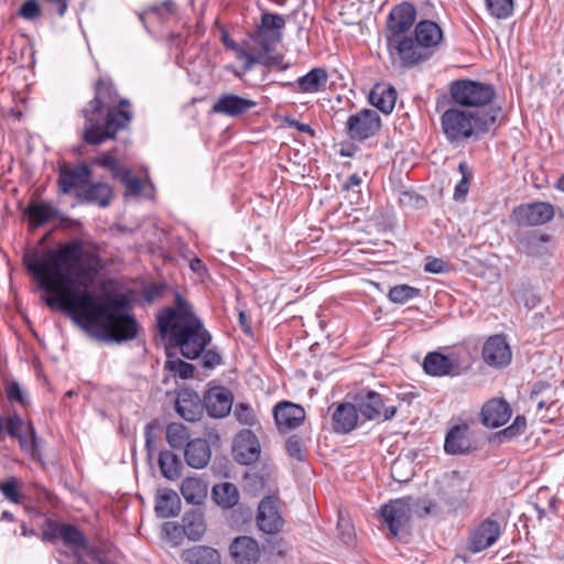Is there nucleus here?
Segmentation results:
<instances>
[{
    "label": "nucleus",
    "instance_id": "1",
    "mask_svg": "<svg viewBox=\"0 0 564 564\" xmlns=\"http://www.w3.org/2000/svg\"><path fill=\"white\" fill-rule=\"evenodd\" d=\"M94 253L78 239L48 249L41 254H25L24 264L51 308L58 307L80 328L111 341L132 340L138 323L130 314L124 295L107 297L90 291L97 272Z\"/></svg>",
    "mask_w": 564,
    "mask_h": 564
},
{
    "label": "nucleus",
    "instance_id": "2",
    "mask_svg": "<svg viewBox=\"0 0 564 564\" xmlns=\"http://www.w3.org/2000/svg\"><path fill=\"white\" fill-rule=\"evenodd\" d=\"M127 99H118L110 80L100 79L95 87V98L83 109L85 126L83 138L91 145L115 139L118 130L126 128L132 119Z\"/></svg>",
    "mask_w": 564,
    "mask_h": 564
},
{
    "label": "nucleus",
    "instance_id": "3",
    "mask_svg": "<svg viewBox=\"0 0 564 564\" xmlns=\"http://www.w3.org/2000/svg\"><path fill=\"white\" fill-rule=\"evenodd\" d=\"M175 300V307H165L158 314V327L163 338L178 347L185 358L193 360L202 355L212 336L180 294Z\"/></svg>",
    "mask_w": 564,
    "mask_h": 564
},
{
    "label": "nucleus",
    "instance_id": "4",
    "mask_svg": "<svg viewBox=\"0 0 564 564\" xmlns=\"http://www.w3.org/2000/svg\"><path fill=\"white\" fill-rule=\"evenodd\" d=\"M501 108H492L487 115H477L456 106L441 116L442 131L449 143L459 144L474 135L488 131L496 124Z\"/></svg>",
    "mask_w": 564,
    "mask_h": 564
},
{
    "label": "nucleus",
    "instance_id": "5",
    "mask_svg": "<svg viewBox=\"0 0 564 564\" xmlns=\"http://www.w3.org/2000/svg\"><path fill=\"white\" fill-rule=\"evenodd\" d=\"M285 26V20L278 13H263L261 25L253 41L259 45L257 48H239L238 59L243 61L241 70L235 72V75L241 77L249 72L254 64L270 65L271 61L267 55L274 50L282 40V30Z\"/></svg>",
    "mask_w": 564,
    "mask_h": 564
},
{
    "label": "nucleus",
    "instance_id": "6",
    "mask_svg": "<svg viewBox=\"0 0 564 564\" xmlns=\"http://www.w3.org/2000/svg\"><path fill=\"white\" fill-rule=\"evenodd\" d=\"M442 40L441 26L434 21L422 20L416 23L408 41L402 42V52L399 57L406 66L416 65L429 59Z\"/></svg>",
    "mask_w": 564,
    "mask_h": 564
},
{
    "label": "nucleus",
    "instance_id": "7",
    "mask_svg": "<svg viewBox=\"0 0 564 564\" xmlns=\"http://www.w3.org/2000/svg\"><path fill=\"white\" fill-rule=\"evenodd\" d=\"M495 94L492 85L477 80L458 79L449 86L451 99L456 107L480 116L492 108H501L492 104Z\"/></svg>",
    "mask_w": 564,
    "mask_h": 564
},
{
    "label": "nucleus",
    "instance_id": "8",
    "mask_svg": "<svg viewBox=\"0 0 564 564\" xmlns=\"http://www.w3.org/2000/svg\"><path fill=\"white\" fill-rule=\"evenodd\" d=\"M48 529L50 538H59L74 550L78 564H107L76 527L67 523H50Z\"/></svg>",
    "mask_w": 564,
    "mask_h": 564
},
{
    "label": "nucleus",
    "instance_id": "9",
    "mask_svg": "<svg viewBox=\"0 0 564 564\" xmlns=\"http://www.w3.org/2000/svg\"><path fill=\"white\" fill-rule=\"evenodd\" d=\"M416 20V9L409 2H402L395 6L389 13L388 29V46L395 50L398 55L402 52V42H406L412 26Z\"/></svg>",
    "mask_w": 564,
    "mask_h": 564
},
{
    "label": "nucleus",
    "instance_id": "10",
    "mask_svg": "<svg viewBox=\"0 0 564 564\" xmlns=\"http://www.w3.org/2000/svg\"><path fill=\"white\" fill-rule=\"evenodd\" d=\"M470 481L458 471L445 474L438 480L437 497L448 512H456L467 506Z\"/></svg>",
    "mask_w": 564,
    "mask_h": 564
},
{
    "label": "nucleus",
    "instance_id": "11",
    "mask_svg": "<svg viewBox=\"0 0 564 564\" xmlns=\"http://www.w3.org/2000/svg\"><path fill=\"white\" fill-rule=\"evenodd\" d=\"M390 401L373 390H361L355 397L356 406L366 420H391L397 413V406Z\"/></svg>",
    "mask_w": 564,
    "mask_h": 564
},
{
    "label": "nucleus",
    "instance_id": "12",
    "mask_svg": "<svg viewBox=\"0 0 564 564\" xmlns=\"http://www.w3.org/2000/svg\"><path fill=\"white\" fill-rule=\"evenodd\" d=\"M6 432L10 437L15 438L21 449L33 459L40 458V438L31 422L13 413L6 420Z\"/></svg>",
    "mask_w": 564,
    "mask_h": 564
},
{
    "label": "nucleus",
    "instance_id": "13",
    "mask_svg": "<svg viewBox=\"0 0 564 564\" xmlns=\"http://www.w3.org/2000/svg\"><path fill=\"white\" fill-rule=\"evenodd\" d=\"M412 499L401 498L391 500L380 509V517L388 527L391 535L406 531L412 513Z\"/></svg>",
    "mask_w": 564,
    "mask_h": 564
},
{
    "label": "nucleus",
    "instance_id": "14",
    "mask_svg": "<svg viewBox=\"0 0 564 564\" xmlns=\"http://www.w3.org/2000/svg\"><path fill=\"white\" fill-rule=\"evenodd\" d=\"M381 127V118L376 110L361 109L349 116L346 131L350 139L364 141L373 137Z\"/></svg>",
    "mask_w": 564,
    "mask_h": 564
},
{
    "label": "nucleus",
    "instance_id": "15",
    "mask_svg": "<svg viewBox=\"0 0 564 564\" xmlns=\"http://www.w3.org/2000/svg\"><path fill=\"white\" fill-rule=\"evenodd\" d=\"M554 216V208L551 204L535 202L516 207L512 212V219L519 226H539L547 223Z\"/></svg>",
    "mask_w": 564,
    "mask_h": 564
},
{
    "label": "nucleus",
    "instance_id": "16",
    "mask_svg": "<svg viewBox=\"0 0 564 564\" xmlns=\"http://www.w3.org/2000/svg\"><path fill=\"white\" fill-rule=\"evenodd\" d=\"M501 535L499 522L486 519L470 533L467 547L473 553H479L494 545Z\"/></svg>",
    "mask_w": 564,
    "mask_h": 564
},
{
    "label": "nucleus",
    "instance_id": "17",
    "mask_svg": "<svg viewBox=\"0 0 564 564\" xmlns=\"http://www.w3.org/2000/svg\"><path fill=\"white\" fill-rule=\"evenodd\" d=\"M260 443L256 434L250 430L240 431L232 445L235 459L241 465H249L260 457Z\"/></svg>",
    "mask_w": 564,
    "mask_h": 564
},
{
    "label": "nucleus",
    "instance_id": "18",
    "mask_svg": "<svg viewBox=\"0 0 564 564\" xmlns=\"http://www.w3.org/2000/svg\"><path fill=\"white\" fill-rule=\"evenodd\" d=\"M511 357L510 346L501 335L491 336L484 344L482 359L490 367H506L510 364Z\"/></svg>",
    "mask_w": 564,
    "mask_h": 564
},
{
    "label": "nucleus",
    "instance_id": "19",
    "mask_svg": "<svg viewBox=\"0 0 564 564\" xmlns=\"http://www.w3.org/2000/svg\"><path fill=\"white\" fill-rule=\"evenodd\" d=\"M459 360L454 354L443 355L437 351L429 352L423 361V368L426 373L434 377L457 376L459 375Z\"/></svg>",
    "mask_w": 564,
    "mask_h": 564
},
{
    "label": "nucleus",
    "instance_id": "20",
    "mask_svg": "<svg viewBox=\"0 0 564 564\" xmlns=\"http://www.w3.org/2000/svg\"><path fill=\"white\" fill-rule=\"evenodd\" d=\"M257 524L261 531L268 534H275L282 529L283 519L274 497L268 496L259 503Z\"/></svg>",
    "mask_w": 564,
    "mask_h": 564
},
{
    "label": "nucleus",
    "instance_id": "21",
    "mask_svg": "<svg viewBox=\"0 0 564 564\" xmlns=\"http://www.w3.org/2000/svg\"><path fill=\"white\" fill-rule=\"evenodd\" d=\"M91 176L90 169L86 164H79L72 169L63 167L58 175V185L63 194H69L74 189H85Z\"/></svg>",
    "mask_w": 564,
    "mask_h": 564
},
{
    "label": "nucleus",
    "instance_id": "22",
    "mask_svg": "<svg viewBox=\"0 0 564 564\" xmlns=\"http://www.w3.org/2000/svg\"><path fill=\"white\" fill-rule=\"evenodd\" d=\"M512 410L503 399L494 398L481 409V421L487 427L496 429L505 425L511 417Z\"/></svg>",
    "mask_w": 564,
    "mask_h": 564
},
{
    "label": "nucleus",
    "instance_id": "23",
    "mask_svg": "<svg viewBox=\"0 0 564 564\" xmlns=\"http://www.w3.org/2000/svg\"><path fill=\"white\" fill-rule=\"evenodd\" d=\"M204 405L210 416L224 417L232 408V394L223 387L210 388L204 397Z\"/></svg>",
    "mask_w": 564,
    "mask_h": 564
},
{
    "label": "nucleus",
    "instance_id": "24",
    "mask_svg": "<svg viewBox=\"0 0 564 564\" xmlns=\"http://www.w3.org/2000/svg\"><path fill=\"white\" fill-rule=\"evenodd\" d=\"M273 414L279 430L284 433L300 426L305 419L304 409L291 402L275 405Z\"/></svg>",
    "mask_w": 564,
    "mask_h": 564
},
{
    "label": "nucleus",
    "instance_id": "25",
    "mask_svg": "<svg viewBox=\"0 0 564 564\" xmlns=\"http://www.w3.org/2000/svg\"><path fill=\"white\" fill-rule=\"evenodd\" d=\"M257 106L252 99L240 97L235 94L221 95L213 105L215 113H221L229 117H237L247 113L250 109Z\"/></svg>",
    "mask_w": 564,
    "mask_h": 564
},
{
    "label": "nucleus",
    "instance_id": "26",
    "mask_svg": "<svg viewBox=\"0 0 564 564\" xmlns=\"http://www.w3.org/2000/svg\"><path fill=\"white\" fill-rule=\"evenodd\" d=\"M229 552L236 564H254L260 557L258 542L247 535L236 538L229 546Z\"/></svg>",
    "mask_w": 564,
    "mask_h": 564
},
{
    "label": "nucleus",
    "instance_id": "27",
    "mask_svg": "<svg viewBox=\"0 0 564 564\" xmlns=\"http://www.w3.org/2000/svg\"><path fill=\"white\" fill-rule=\"evenodd\" d=\"M550 237L536 231H529L518 236L517 248L531 258H542L549 253Z\"/></svg>",
    "mask_w": 564,
    "mask_h": 564
},
{
    "label": "nucleus",
    "instance_id": "28",
    "mask_svg": "<svg viewBox=\"0 0 564 564\" xmlns=\"http://www.w3.org/2000/svg\"><path fill=\"white\" fill-rule=\"evenodd\" d=\"M176 412L186 421L195 422L202 414V404L197 393L191 390H183L175 400Z\"/></svg>",
    "mask_w": 564,
    "mask_h": 564
},
{
    "label": "nucleus",
    "instance_id": "29",
    "mask_svg": "<svg viewBox=\"0 0 564 564\" xmlns=\"http://www.w3.org/2000/svg\"><path fill=\"white\" fill-rule=\"evenodd\" d=\"M184 456L188 466L196 469L204 468L210 460V446L207 441L195 438L186 443Z\"/></svg>",
    "mask_w": 564,
    "mask_h": 564
},
{
    "label": "nucleus",
    "instance_id": "30",
    "mask_svg": "<svg viewBox=\"0 0 564 564\" xmlns=\"http://www.w3.org/2000/svg\"><path fill=\"white\" fill-rule=\"evenodd\" d=\"M369 102L384 115L393 111L397 101V90L386 84H376L369 94Z\"/></svg>",
    "mask_w": 564,
    "mask_h": 564
},
{
    "label": "nucleus",
    "instance_id": "31",
    "mask_svg": "<svg viewBox=\"0 0 564 564\" xmlns=\"http://www.w3.org/2000/svg\"><path fill=\"white\" fill-rule=\"evenodd\" d=\"M358 413L356 403L339 404L333 413L334 431L343 434L351 432L357 425Z\"/></svg>",
    "mask_w": 564,
    "mask_h": 564
},
{
    "label": "nucleus",
    "instance_id": "32",
    "mask_svg": "<svg viewBox=\"0 0 564 564\" xmlns=\"http://www.w3.org/2000/svg\"><path fill=\"white\" fill-rule=\"evenodd\" d=\"M327 82V72L322 67H315L297 78L296 88L304 94H316L326 89Z\"/></svg>",
    "mask_w": 564,
    "mask_h": 564
},
{
    "label": "nucleus",
    "instance_id": "33",
    "mask_svg": "<svg viewBox=\"0 0 564 564\" xmlns=\"http://www.w3.org/2000/svg\"><path fill=\"white\" fill-rule=\"evenodd\" d=\"M112 188L101 182L87 184L85 189L77 193L80 200L96 204L100 207H107L112 199Z\"/></svg>",
    "mask_w": 564,
    "mask_h": 564
},
{
    "label": "nucleus",
    "instance_id": "34",
    "mask_svg": "<svg viewBox=\"0 0 564 564\" xmlns=\"http://www.w3.org/2000/svg\"><path fill=\"white\" fill-rule=\"evenodd\" d=\"M182 558L187 564H220L219 552L206 545H196L184 550Z\"/></svg>",
    "mask_w": 564,
    "mask_h": 564
},
{
    "label": "nucleus",
    "instance_id": "35",
    "mask_svg": "<svg viewBox=\"0 0 564 564\" xmlns=\"http://www.w3.org/2000/svg\"><path fill=\"white\" fill-rule=\"evenodd\" d=\"M467 425H456L446 434L444 449L452 455L465 454L470 448L466 437Z\"/></svg>",
    "mask_w": 564,
    "mask_h": 564
},
{
    "label": "nucleus",
    "instance_id": "36",
    "mask_svg": "<svg viewBox=\"0 0 564 564\" xmlns=\"http://www.w3.org/2000/svg\"><path fill=\"white\" fill-rule=\"evenodd\" d=\"M181 494L186 502L199 505L207 496V484L199 477H187L182 481Z\"/></svg>",
    "mask_w": 564,
    "mask_h": 564
},
{
    "label": "nucleus",
    "instance_id": "37",
    "mask_svg": "<svg viewBox=\"0 0 564 564\" xmlns=\"http://www.w3.org/2000/svg\"><path fill=\"white\" fill-rule=\"evenodd\" d=\"M25 213L32 226L39 227L48 220L55 218L58 210L50 203H32L28 206Z\"/></svg>",
    "mask_w": 564,
    "mask_h": 564
},
{
    "label": "nucleus",
    "instance_id": "38",
    "mask_svg": "<svg viewBox=\"0 0 564 564\" xmlns=\"http://www.w3.org/2000/svg\"><path fill=\"white\" fill-rule=\"evenodd\" d=\"M181 501L177 494L173 490H166L161 494L155 503V512L161 518H170L178 514Z\"/></svg>",
    "mask_w": 564,
    "mask_h": 564
},
{
    "label": "nucleus",
    "instance_id": "39",
    "mask_svg": "<svg viewBox=\"0 0 564 564\" xmlns=\"http://www.w3.org/2000/svg\"><path fill=\"white\" fill-rule=\"evenodd\" d=\"M213 497L218 506L226 509L232 508L239 501L238 489L231 482L215 485L213 488Z\"/></svg>",
    "mask_w": 564,
    "mask_h": 564
},
{
    "label": "nucleus",
    "instance_id": "40",
    "mask_svg": "<svg viewBox=\"0 0 564 564\" xmlns=\"http://www.w3.org/2000/svg\"><path fill=\"white\" fill-rule=\"evenodd\" d=\"M159 466L162 475L165 478L170 480L180 478L182 471V462L176 454L170 451L160 452Z\"/></svg>",
    "mask_w": 564,
    "mask_h": 564
},
{
    "label": "nucleus",
    "instance_id": "41",
    "mask_svg": "<svg viewBox=\"0 0 564 564\" xmlns=\"http://www.w3.org/2000/svg\"><path fill=\"white\" fill-rule=\"evenodd\" d=\"M421 295V290L408 284H399L390 289L388 297L397 304H404Z\"/></svg>",
    "mask_w": 564,
    "mask_h": 564
},
{
    "label": "nucleus",
    "instance_id": "42",
    "mask_svg": "<svg viewBox=\"0 0 564 564\" xmlns=\"http://www.w3.org/2000/svg\"><path fill=\"white\" fill-rule=\"evenodd\" d=\"M183 530L188 539L196 541L203 536L206 528L199 514H192L183 518Z\"/></svg>",
    "mask_w": 564,
    "mask_h": 564
},
{
    "label": "nucleus",
    "instance_id": "43",
    "mask_svg": "<svg viewBox=\"0 0 564 564\" xmlns=\"http://www.w3.org/2000/svg\"><path fill=\"white\" fill-rule=\"evenodd\" d=\"M186 427L180 423H171L166 427V441L173 448H181L187 442Z\"/></svg>",
    "mask_w": 564,
    "mask_h": 564
},
{
    "label": "nucleus",
    "instance_id": "44",
    "mask_svg": "<svg viewBox=\"0 0 564 564\" xmlns=\"http://www.w3.org/2000/svg\"><path fill=\"white\" fill-rule=\"evenodd\" d=\"M165 369L171 371L174 376L181 379H189L194 376V366L180 358L169 356L164 365Z\"/></svg>",
    "mask_w": 564,
    "mask_h": 564
},
{
    "label": "nucleus",
    "instance_id": "45",
    "mask_svg": "<svg viewBox=\"0 0 564 564\" xmlns=\"http://www.w3.org/2000/svg\"><path fill=\"white\" fill-rule=\"evenodd\" d=\"M491 15L497 19H507L513 11V0H486Z\"/></svg>",
    "mask_w": 564,
    "mask_h": 564
},
{
    "label": "nucleus",
    "instance_id": "46",
    "mask_svg": "<svg viewBox=\"0 0 564 564\" xmlns=\"http://www.w3.org/2000/svg\"><path fill=\"white\" fill-rule=\"evenodd\" d=\"M544 391L552 392V388L543 382H538L532 388L531 399L536 402L538 411H541L544 408L551 410L556 406V401L551 400L550 398L539 399V395L542 394Z\"/></svg>",
    "mask_w": 564,
    "mask_h": 564
},
{
    "label": "nucleus",
    "instance_id": "47",
    "mask_svg": "<svg viewBox=\"0 0 564 564\" xmlns=\"http://www.w3.org/2000/svg\"><path fill=\"white\" fill-rule=\"evenodd\" d=\"M174 3L170 0L163 1L160 4H154L149 9L139 13V19L144 23L148 15L154 14L160 20L166 19L167 15L173 13Z\"/></svg>",
    "mask_w": 564,
    "mask_h": 564
},
{
    "label": "nucleus",
    "instance_id": "48",
    "mask_svg": "<svg viewBox=\"0 0 564 564\" xmlns=\"http://www.w3.org/2000/svg\"><path fill=\"white\" fill-rule=\"evenodd\" d=\"M94 163L109 170L115 178H117L126 169L115 156L109 153H104L96 158Z\"/></svg>",
    "mask_w": 564,
    "mask_h": 564
},
{
    "label": "nucleus",
    "instance_id": "49",
    "mask_svg": "<svg viewBox=\"0 0 564 564\" xmlns=\"http://www.w3.org/2000/svg\"><path fill=\"white\" fill-rule=\"evenodd\" d=\"M458 170L462 173V180L455 186L453 197L455 200H463L469 189L470 172L468 171V167H467L466 163H464V162L459 163Z\"/></svg>",
    "mask_w": 564,
    "mask_h": 564
},
{
    "label": "nucleus",
    "instance_id": "50",
    "mask_svg": "<svg viewBox=\"0 0 564 564\" xmlns=\"http://www.w3.org/2000/svg\"><path fill=\"white\" fill-rule=\"evenodd\" d=\"M4 390H6L7 398L10 402H15L21 405L28 404V402H29L28 394L17 381H9L6 384Z\"/></svg>",
    "mask_w": 564,
    "mask_h": 564
},
{
    "label": "nucleus",
    "instance_id": "51",
    "mask_svg": "<svg viewBox=\"0 0 564 564\" xmlns=\"http://www.w3.org/2000/svg\"><path fill=\"white\" fill-rule=\"evenodd\" d=\"M117 178L124 184L128 195L135 196L140 194L142 189V181L135 176H132L129 170L124 169V171Z\"/></svg>",
    "mask_w": 564,
    "mask_h": 564
},
{
    "label": "nucleus",
    "instance_id": "52",
    "mask_svg": "<svg viewBox=\"0 0 564 564\" xmlns=\"http://www.w3.org/2000/svg\"><path fill=\"white\" fill-rule=\"evenodd\" d=\"M285 449L290 457L300 462L304 460V449L301 438L297 435L290 436L285 442Z\"/></svg>",
    "mask_w": 564,
    "mask_h": 564
},
{
    "label": "nucleus",
    "instance_id": "53",
    "mask_svg": "<svg viewBox=\"0 0 564 564\" xmlns=\"http://www.w3.org/2000/svg\"><path fill=\"white\" fill-rule=\"evenodd\" d=\"M236 419L245 425H253L256 422V415L253 410L245 403H239L234 410Z\"/></svg>",
    "mask_w": 564,
    "mask_h": 564
},
{
    "label": "nucleus",
    "instance_id": "54",
    "mask_svg": "<svg viewBox=\"0 0 564 564\" xmlns=\"http://www.w3.org/2000/svg\"><path fill=\"white\" fill-rule=\"evenodd\" d=\"M0 490L8 500L14 503L21 501L22 495L18 490V480L15 478L12 477L4 484L0 482Z\"/></svg>",
    "mask_w": 564,
    "mask_h": 564
},
{
    "label": "nucleus",
    "instance_id": "55",
    "mask_svg": "<svg viewBox=\"0 0 564 564\" xmlns=\"http://www.w3.org/2000/svg\"><path fill=\"white\" fill-rule=\"evenodd\" d=\"M19 14L29 21L35 20L41 14V8L36 0H26L20 8Z\"/></svg>",
    "mask_w": 564,
    "mask_h": 564
},
{
    "label": "nucleus",
    "instance_id": "56",
    "mask_svg": "<svg viewBox=\"0 0 564 564\" xmlns=\"http://www.w3.org/2000/svg\"><path fill=\"white\" fill-rule=\"evenodd\" d=\"M400 202L416 209L424 208L427 205L426 199L414 192H403L400 196Z\"/></svg>",
    "mask_w": 564,
    "mask_h": 564
},
{
    "label": "nucleus",
    "instance_id": "57",
    "mask_svg": "<svg viewBox=\"0 0 564 564\" xmlns=\"http://www.w3.org/2000/svg\"><path fill=\"white\" fill-rule=\"evenodd\" d=\"M525 426H527V420L523 415H518L513 423L508 426L507 429H505L501 434L503 437H507V438H512L517 435H520L524 432L525 430Z\"/></svg>",
    "mask_w": 564,
    "mask_h": 564
},
{
    "label": "nucleus",
    "instance_id": "58",
    "mask_svg": "<svg viewBox=\"0 0 564 564\" xmlns=\"http://www.w3.org/2000/svg\"><path fill=\"white\" fill-rule=\"evenodd\" d=\"M203 366L205 368L213 369L216 366L220 365L221 356L215 350H204L203 352Z\"/></svg>",
    "mask_w": 564,
    "mask_h": 564
},
{
    "label": "nucleus",
    "instance_id": "59",
    "mask_svg": "<svg viewBox=\"0 0 564 564\" xmlns=\"http://www.w3.org/2000/svg\"><path fill=\"white\" fill-rule=\"evenodd\" d=\"M424 270L430 273H445L447 272V264L437 258L429 259L424 265Z\"/></svg>",
    "mask_w": 564,
    "mask_h": 564
},
{
    "label": "nucleus",
    "instance_id": "60",
    "mask_svg": "<svg viewBox=\"0 0 564 564\" xmlns=\"http://www.w3.org/2000/svg\"><path fill=\"white\" fill-rule=\"evenodd\" d=\"M145 446L148 448L149 455H151L152 452L154 451L151 424H147L145 426Z\"/></svg>",
    "mask_w": 564,
    "mask_h": 564
},
{
    "label": "nucleus",
    "instance_id": "61",
    "mask_svg": "<svg viewBox=\"0 0 564 564\" xmlns=\"http://www.w3.org/2000/svg\"><path fill=\"white\" fill-rule=\"evenodd\" d=\"M361 184V177L357 174H352L348 177L344 185L345 189H352Z\"/></svg>",
    "mask_w": 564,
    "mask_h": 564
},
{
    "label": "nucleus",
    "instance_id": "62",
    "mask_svg": "<svg viewBox=\"0 0 564 564\" xmlns=\"http://www.w3.org/2000/svg\"><path fill=\"white\" fill-rule=\"evenodd\" d=\"M47 2L55 4L57 7V13L63 17L67 11L68 4L67 0H46Z\"/></svg>",
    "mask_w": 564,
    "mask_h": 564
},
{
    "label": "nucleus",
    "instance_id": "63",
    "mask_svg": "<svg viewBox=\"0 0 564 564\" xmlns=\"http://www.w3.org/2000/svg\"><path fill=\"white\" fill-rule=\"evenodd\" d=\"M290 126L294 127L296 130H299L301 132L308 133V134H314L313 129L308 124H306V123H302V122L293 120V121L290 122Z\"/></svg>",
    "mask_w": 564,
    "mask_h": 564
},
{
    "label": "nucleus",
    "instance_id": "64",
    "mask_svg": "<svg viewBox=\"0 0 564 564\" xmlns=\"http://www.w3.org/2000/svg\"><path fill=\"white\" fill-rule=\"evenodd\" d=\"M160 293H161L160 286H152L149 290H147L145 299H147V301L151 302L155 297H158L160 295Z\"/></svg>",
    "mask_w": 564,
    "mask_h": 564
}]
</instances>
